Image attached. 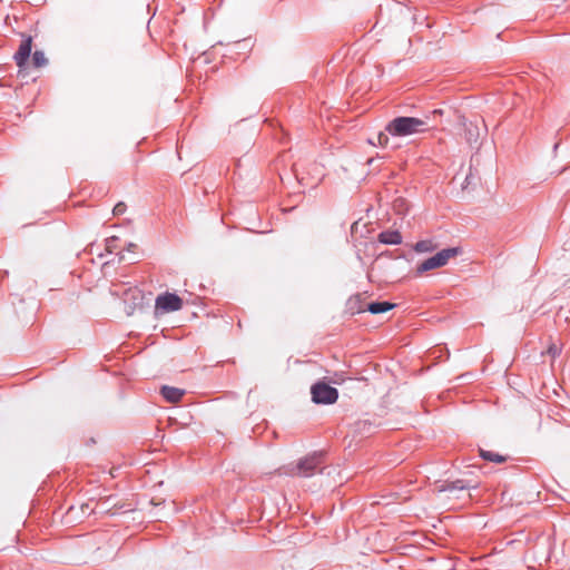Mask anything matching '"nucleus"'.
Listing matches in <instances>:
<instances>
[{
  "instance_id": "nucleus-1",
  "label": "nucleus",
  "mask_w": 570,
  "mask_h": 570,
  "mask_svg": "<svg viewBox=\"0 0 570 570\" xmlns=\"http://www.w3.org/2000/svg\"><path fill=\"white\" fill-rule=\"evenodd\" d=\"M429 130L426 119L416 117L400 116L385 126V131L393 137H406L416 134H423Z\"/></svg>"
},
{
  "instance_id": "nucleus-2",
  "label": "nucleus",
  "mask_w": 570,
  "mask_h": 570,
  "mask_svg": "<svg viewBox=\"0 0 570 570\" xmlns=\"http://www.w3.org/2000/svg\"><path fill=\"white\" fill-rule=\"evenodd\" d=\"M322 463L323 454L313 453L301 459L296 464L286 466L284 473L292 476L309 478L322 470Z\"/></svg>"
},
{
  "instance_id": "nucleus-3",
  "label": "nucleus",
  "mask_w": 570,
  "mask_h": 570,
  "mask_svg": "<svg viewBox=\"0 0 570 570\" xmlns=\"http://www.w3.org/2000/svg\"><path fill=\"white\" fill-rule=\"evenodd\" d=\"M460 253V248L458 247H449L444 248L440 252H438L434 256L429 257L428 259L423 261L420 265L416 267V273L419 275L442 267L449 263V261L453 257H455Z\"/></svg>"
},
{
  "instance_id": "nucleus-4",
  "label": "nucleus",
  "mask_w": 570,
  "mask_h": 570,
  "mask_svg": "<svg viewBox=\"0 0 570 570\" xmlns=\"http://www.w3.org/2000/svg\"><path fill=\"white\" fill-rule=\"evenodd\" d=\"M311 394L312 401L316 404H333L338 399V391L324 382L313 384Z\"/></svg>"
},
{
  "instance_id": "nucleus-5",
  "label": "nucleus",
  "mask_w": 570,
  "mask_h": 570,
  "mask_svg": "<svg viewBox=\"0 0 570 570\" xmlns=\"http://www.w3.org/2000/svg\"><path fill=\"white\" fill-rule=\"evenodd\" d=\"M183 307V299L174 293H164L157 296L155 302L156 311L163 313L176 312Z\"/></svg>"
},
{
  "instance_id": "nucleus-6",
  "label": "nucleus",
  "mask_w": 570,
  "mask_h": 570,
  "mask_svg": "<svg viewBox=\"0 0 570 570\" xmlns=\"http://www.w3.org/2000/svg\"><path fill=\"white\" fill-rule=\"evenodd\" d=\"M32 49V38L30 36L24 37L13 56V59L18 67H23L28 61Z\"/></svg>"
},
{
  "instance_id": "nucleus-7",
  "label": "nucleus",
  "mask_w": 570,
  "mask_h": 570,
  "mask_svg": "<svg viewBox=\"0 0 570 570\" xmlns=\"http://www.w3.org/2000/svg\"><path fill=\"white\" fill-rule=\"evenodd\" d=\"M367 304L363 294H355L346 302V312L351 315L360 314L367 311Z\"/></svg>"
},
{
  "instance_id": "nucleus-8",
  "label": "nucleus",
  "mask_w": 570,
  "mask_h": 570,
  "mask_svg": "<svg viewBox=\"0 0 570 570\" xmlns=\"http://www.w3.org/2000/svg\"><path fill=\"white\" fill-rule=\"evenodd\" d=\"M160 394L169 403H178L185 394V391L178 387L164 385Z\"/></svg>"
},
{
  "instance_id": "nucleus-9",
  "label": "nucleus",
  "mask_w": 570,
  "mask_h": 570,
  "mask_svg": "<svg viewBox=\"0 0 570 570\" xmlns=\"http://www.w3.org/2000/svg\"><path fill=\"white\" fill-rule=\"evenodd\" d=\"M471 488L464 480L445 481L438 487L439 492L465 491Z\"/></svg>"
},
{
  "instance_id": "nucleus-10",
  "label": "nucleus",
  "mask_w": 570,
  "mask_h": 570,
  "mask_svg": "<svg viewBox=\"0 0 570 570\" xmlns=\"http://www.w3.org/2000/svg\"><path fill=\"white\" fill-rule=\"evenodd\" d=\"M377 239L382 244L399 245L402 243V235L399 230H383L379 234Z\"/></svg>"
},
{
  "instance_id": "nucleus-11",
  "label": "nucleus",
  "mask_w": 570,
  "mask_h": 570,
  "mask_svg": "<svg viewBox=\"0 0 570 570\" xmlns=\"http://www.w3.org/2000/svg\"><path fill=\"white\" fill-rule=\"evenodd\" d=\"M396 304L390 302H373L367 304V311L372 314H381L393 309Z\"/></svg>"
},
{
  "instance_id": "nucleus-12",
  "label": "nucleus",
  "mask_w": 570,
  "mask_h": 570,
  "mask_svg": "<svg viewBox=\"0 0 570 570\" xmlns=\"http://www.w3.org/2000/svg\"><path fill=\"white\" fill-rule=\"evenodd\" d=\"M479 453H480V456L485 460V461H489V462H493V463H504L508 461V456L507 455H501L499 453H495L493 451H489V450H483V449H480L479 450Z\"/></svg>"
},
{
  "instance_id": "nucleus-13",
  "label": "nucleus",
  "mask_w": 570,
  "mask_h": 570,
  "mask_svg": "<svg viewBox=\"0 0 570 570\" xmlns=\"http://www.w3.org/2000/svg\"><path fill=\"white\" fill-rule=\"evenodd\" d=\"M464 126H465L464 134H465L466 141L470 145L476 144L479 140V137H480L479 127L472 122L465 124Z\"/></svg>"
},
{
  "instance_id": "nucleus-14",
  "label": "nucleus",
  "mask_w": 570,
  "mask_h": 570,
  "mask_svg": "<svg viewBox=\"0 0 570 570\" xmlns=\"http://www.w3.org/2000/svg\"><path fill=\"white\" fill-rule=\"evenodd\" d=\"M389 135L386 131H381L374 138H368L367 142L372 146L386 147L390 141Z\"/></svg>"
},
{
  "instance_id": "nucleus-15",
  "label": "nucleus",
  "mask_w": 570,
  "mask_h": 570,
  "mask_svg": "<svg viewBox=\"0 0 570 570\" xmlns=\"http://www.w3.org/2000/svg\"><path fill=\"white\" fill-rule=\"evenodd\" d=\"M415 252L417 253H426L435 249V245L432 240H420L414 246Z\"/></svg>"
},
{
  "instance_id": "nucleus-16",
  "label": "nucleus",
  "mask_w": 570,
  "mask_h": 570,
  "mask_svg": "<svg viewBox=\"0 0 570 570\" xmlns=\"http://www.w3.org/2000/svg\"><path fill=\"white\" fill-rule=\"evenodd\" d=\"M32 63L37 68L45 67L48 63L47 58L45 57V53L42 51L36 50L32 53Z\"/></svg>"
},
{
  "instance_id": "nucleus-17",
  "label": "nucleus",
  "mask_w": 570,
  "mask_h": 570,
  "mask_svg": "<svg viewBox=\"0 0 570 570\" xmlns=\"http://www.w3.org/2000/svg\"><path fill=\"white\" fill-rule=\"evenodd\" d=\"M108 502L109 499L97 502L96 508L91 509L90 512L115 514L114 512H111V508L108 505Z\"/></svg>"
},
{
  "instance_id": "nucleus-18",
  "label": "nucleus",
  "mask_w": 570,
  "mask_h": 570,
  "mask_svg": "<svg viewBox=\"0 0 570 570\" xmlns=\"http://www.w3.org/2000/svg\"><path fill=\"white\" fill-rule=\"evenodd\" d=\"M560 353L561 347L554 343H552L547 350V354H549L552 358H556L558 355H560Z\"/></svg>"
},
{
  "instance_id": "nucleus-19",
  "label": "nucleus",
  "mask_w": 570,
  "mask_h": 570,
  "mask_svg": "<svg viewBox=\"0 0 570 570\" xmlns=\"http://www.w3.org/2000/svg\"><path fill=\"white\" fill-rule=\"evenodd\" d=\"M126 209H127L126 204L122 202H119L114 206L112 213L115 216H120L126 212Z\"/></svg>"
},
{
  "instance_id": "nucleus-20",
  "label": "nucleus",
  "mask_w": 570,
  "mask_h": 570,
  "mask_svg": "<svg viewBox=\"0 0 570 570\" xmlns=\"http://www.w3.org/2000/svg\"><path fill=\"white\" fill-rule=\"evenodd\" d=\"M478 177L472 173L468 174L463 184V188H468L471 185H475Z\"/></svg>"
},
{
  "instance_id": "nucleus-21",
  "label": "nucleus",
  "mask_w": 570,
  "mask_h": 570,
  "mask_svg": "<svg viewBox=\"0 0 570 570\" xmlns=\"http://www.w3.org/2000/svg\"><path fill=\"white\" fill-rule=\"evenodd\" d=\"M136 247H137L136 244H132V243L128 244V250H130V252H132Z\"/></svg>"
},
{
  "instance_id": "nucleus-22",
  "label": "nucleus",
  "mask_w": 570,
  "mask_h": 570,
  "mask_svg": "<svg viewBox=\"0 0 570 570\" xmlns=\"http://www.w3.org/2000/svg\"><path fill=\"white\" fill-rule=\"evenodd\" d=\"M433 114H440L441 115L442 110H440V109L439 110H434Z\"/></svg>"
},
{
  "instance_id": "nucleus-23",
  "label": "nucleus",
  "mask_w": 570,
  "mask_h": 570,
  "mask_svg": "<svg viewBox=\"0 0 570 570\" xmlns=\"http://www.w3.org/2000/svg\"><path fill=\"white\" fill-rule=\"evenodd\" d=\"M85 508H89V504L82 505V510L85 511Z\"/></svg>"
}]
</instances>
